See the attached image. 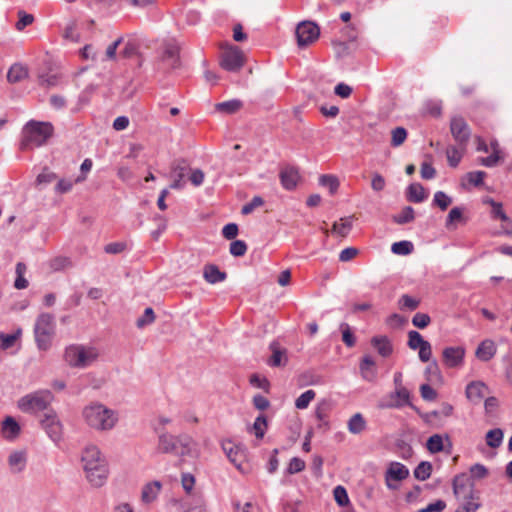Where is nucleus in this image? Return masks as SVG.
<instances>
[{
	"label": "nucleus",
	"mask_w": 512,
	"mask_h": 512,
	"mask_svg": "<svg viewBox=\"0 0 512 512\" xmlns=\"http://www.w3.org/2000/svg\"><path fill=\"white\" fill-rule=\"evenodd\" d=\"M83 423L92 431L109 432L119 422V414L99 401H92L85 405L81 411Z\"/></svg>",
	"instance_id": "f257e3e1"
},
{
	"label": "nucleus",
	"mask_w": 512,
	"mask_h": 512,
	"mask_svg": "<svg viewBox=\"0 0 512 512\" xmlns=\"http://www.w3.org/2000/svg\"><path fill=\"white\" fill-rule=\"evenodd\" d=\"M81 461L89 483L102 487L108 477V466L98 447L87 446L82 452Z\"/></svg>",
	"instance_id": "f03ea898"
},
{
	"label": "nucleus",
	"mask_w": 512,
	"mask_h": 512,
	"mask_svg": "<svg viewBox=\"0 0 512 512\" xmlns=\"http://www.w3.org/2000/svg\"><path fill=\"white\" fill-rule=\"evenodd\" d=\"M23 148L40 147L44 145L53 134V126L50 122L30 120L22 131Z\"/></svg>",
	"instance_id": "7ed1b4c3"
},
{
	"label": "nucleus",
	"mask_w": 512,
	"mask_h": 512,
	"mask_svg": "<svg viewBox=\"0 0 512 512\" xmlns=\"http://www.w3.org/2000/svg\"><path fill=\"white\" fill-rule=\"evenodd\" d=\"M64 357L69 366L83 369L98 359L99 351L94 346L74 344L66 348Z\"/></svg>",
	"instance_id": "20e7f679"
},
{
	"label": "nucleus",
	"mask_w": 512,
	"mask_h": 512,
	"mask_svg": "<svg viewBox=\"0 0 512 512\" xmlns=\"http://www.w3.org/2000/svg\"><path fill=\"white\" fill-rule=\"evenodd\" d=\"M53 398L50 390H37L21 397L17 406L24 413L35 414L45 410L53 401Z\"/></svg>",
	"instance_id": "39448f33"
},
{
	"label": "nucleus",
	"mask_w": 512,
	"mask_h": 512,
	"mask_svg": "<svg viewBox=\"0 0 512 512\" xmlns=\"http://www.w3.org/2000/svg\"><path fill=\"white\" fill-rule=\"evenodd\" d=\"M55 319L49 313L40 314L34 325V334L37 346L40 350H47L55 333Z\"/></svg>",
	"instance_id": "423d86ee"
},
{
	"label": "nucleus",
	"mask_w": 512,
	"mask_h": 512,
	"mask_svg": "<svg viewBox=\"0 0 512 512\" xmlns=\"http://www.w3.org/2000/svg\"><path fill=\"white\" fill-rule=\"evenodd\" d=\"M297 45L300 48L314 43L320 36L319 26L312 21H302L296 27Z\"/></svg>",
	"instance_id": "0eeeda50"
},
{
	"label": "nucleus",
	"mask_w": 512,
	"mask_h": 512,
	"mask_svg": "<svg viewBox=\"0 0 512 512\" xmlns=\"http://www.w3.org/2000/svg\"><path fill=\"white\" fill-rule=\"evenodd\" d=\"M245 62L243 52L236 46L225 49L221 54L220 65L229 72L239 71Z\"/></svg>",
	"instance_id": "6e6552de"
},
{
	"label": "nucleus",
	"mask_w": 512,
	"mask_h": 512,
	"mask_svg": "<svg viewBox=\"0 0 512 512\" xmlns=\"http://www.w3.org/2000/svg\"><path fill=\"white\" fill-rule=\"evenodd\" d=\"M172 454L180 457H197L199 455L198 443L189 434H179L176 436V450Z\"/></svg>",
	"instance_id": "1a4fd4ad"
},
{
	"label": "nucleus",
	"mask_w": 512,
	"mask_h": 512,
	"mask_svg": "<svg viewBox=\"0 0 512 512\" xmlns=\"http://www.w3.org/2000/svg\"><path fill=\"white\" fill-rule=\"evenodd\" d=\"M222 449L227 458L236 468L240 469L243 461L246 458V449L240 444L232 440H224L221 443Z\"/></svg>",
	"instance_id": "9d476101"
},
{
	"label": "nucleus",
	"mask_w": 512,
	"mask_h": 512,
	"mask_svg": "<svg viewBox=\"0 0 512 512\" xmlns=\"http://www.w3.org/2000/svg\"><path fill=\"white\" fill-rule=\"evenodd\" d=\"M410 404L409 390L407 388H398L383 398L379 406L381 408H401Z\"/></svg>",
	"instance_id": "9b49d317"
},
{
	"label": "nucleus",
	"mask_w": 512,
	"mask_h": 512,
	"mask_svg": "<svg viewBox=\"0 0 512 512\" xmlns=\"http://www.w3.org/2000/svg\"><path fill=\"white\" fill-rule=\"evenodd\" d=\"M453 494L457 500L472 497L474 492V484L470 477L465 474L456 475L452 482Z\"/></svg>",
	"instance_id": "f8f14e48"
},
{
	"label": "nucleus",
	"mask_w": 512,
	"mask_h": 512,
	"mask_svg": "<svg viewBox=\"0 0 512 512\" xmlns=\"http://www.w3.org/2000/svg\"><path fill=\"white\" fill-rule=\"evenodd\" d=\"M41 426L53 442L57 443L61 440L62 424L55 412L50 411L46 413L41 420Z\"/></svg>",
	"instance_id": "ddd939ff"
},
{
	"label": "nucleus",
	"mask_w": 512,
	"mask_h": 512,
	"mask_svg": "<svg viewBox=\"0 0 512 512\" xmlns=\"http://www.w3.org/2000/svg\"><path fill=\"white\" fill-rule=\"evenodd\" d=\"M450 131L457 144L467 145L471 136V130L462 117L454 116L451 118Z\"/></svg>",
	"instance_id": "4468645a"
},
{
	"label": "nucleus",
	"mask_w": 512,
	"mask_h": 512,
	"mask_svg": "<svg viewBox=\"0 0 512 512\" xmlns=\"http://www.w3.org/2000/svg\"><path fill=\"white\" fill-rule=\"evenodd\" d=\"M409 476V469L400 462H391L385 473V482L386 486L389 489H396L397 486L394 485L393 481H402Z\"/></svg>",
	"instance_id": "2eb2a0df"
},
{
	"label": "nucleus",
	"mask_w": 512,
	"mask_h": 512,
	"mask_svg": "<svg viewBox=\"0 0 512 512\" xmlns=\"http://www.w3.org/2000/svg\"><path fill=\"white\" fill-rule=\"evenodd\" d=\"M188 172V165L184 160H176L171 165L170 178L173 180L170 189H181L185 185V177Z\"/></svg>",
	"instance_id": "dca6fc26"
},
{
	"label": "nucleus",
	"mask_w": 512,
	"mask_h": 512,
	"mask_svg": "<svg viewBox=\"0 0 512 512\" xmlns=\"http://www.w3.org/2000/svg\"><path fill=\"white\" fill-rule=\"evenodd\" d=\"M443 362L449 368L462 366L464 362L465 349L462 346H450L443 350Z\"/></svg>",
	"instance_id": "f3484780"
},
{
	"label": "nucleus",
	"mask_w": 512,
	"mask_h": 512,
	"mask_svg": "<svg viewBox=\"0 0 512 512\" xmlns=\"http://www.w3.org/2000/svg\"><path fill=\"white\" fill-rule=\"evenodd\" d=\"M154 431L158 434L157 451L164 454H172L176 450V436L165 429L154 427Z\"/></svg>",
	"instance_id": "a211bd4d"
},
{
	"label": "nucleus",
	"mask_w": 512,
	"mask_h": 512,
	"mask_svg": "<svg viewBox=\"0 0 512 512\" xmlns=\"http://www.w3.org/2000/svg\"><path fill=\"white\" fill-rule=\"evenodd\" d=\"M162 490V483L158 480H154L146 483L141 490V501L148 505L153 503L159 496Z\"/></svg>",
	"instance_id": "6ab92c4d"
},
{
	"label": "nucleus",
	"mask_w": 512,
	"mask_h": 512,
	"mask_svg": "<svg viewBox=\"0 0 512 512\" xmlns=\"http://www.w3.org/2000/svg\"><path fill=\"white\" fill-rule=\"evenodd\" d=\"M8 465L12 473H21L27 465V453L25 450H16L10 453Z\"/></svg>",
	"instance_id": "aec40b11"
},
{
	"label": "nucleus",
	"mask_w": 512,
	"mask_h": 512,
	"mask_svg": "<svg viewBox=\"0 0 512 512\" xmlns=\"http://www.w3.org/2000/svg\"><path fill=\"white\" fill-rule=\"evenodd\" d=\"M269 347L272 355L268 360V365L271 367H280L286 365L288 361L286 350L282 349L279 343L276 341H273Z\"/></svg>",
	"instance_id": "412c9836"
},
{
	"label": "nucleus",
	"mask_w": 512,
	"mask_h": 512,
	"mask_svg": "<svg viewBox=\"0 0 512 512\" xmlns=\"http://www.w3.org/2000/svg\"><path fill=\"white\" fill-rule=\"evenodd\" d=\"M360 373L364 380L368 382L375 381L377 377V370L375 368V361L370 355H365L360 363Z\"/></svg>",
	"instance_id": "4be33fe9"
},
{
	"label": "nucleus",
	"mask_w": 512,
	"mask_h": 512,
	"mask_svg": "<svg viewBox=\"0 0 512 512\" xmlns=\"http://www.w3.org/2000/svg\"><path fill=\"white\" fill-rule=\"evenodd\" d=\"M227 277L225 272L220 271V269L214 264H207L203 269V278L209 284H217L223 282Z\"/></svg>",
	"instance_id": "5701e85b"
},
{
	"label": "nucleus",
	"mask_w": 512,
	"mask_h": 512,
	"mask_svg": "<svg viewBox=\"0 0 512 512\" xmlns=\"http://www.w3.org/2000/svg\"><path fill=\"white\" fill-rule=\"evenodd\" d=\"M280 180L285 189L292 190L298 183L299 173L294 167H286L280 172Z\"/></svg>",
	"instance_id": "b1692460"
},
{
	"label": "nucleus",
	"mask_w": 512,
	"mask_h": 512,
	"mask_svg": "<svg viewBox=\"0 0 512 512\" xmlns=\"http://www.w3.org/2000/svg\"><path fill=\"white\" fill-rule=\"evenodd\" d=\"M161 61L167 68H176L179 63V49L175 45H167L162 51Z\"/></svg>",
	"instance_id": "393cba45"
},
{
	"label": "nucleus",
	"mask_w": 512,
	"mask_h": 512,
	"mask_svg": "<svg viewBox=\"0 0 512 512\" xmlns=\"http://www.w3.org/2000/svg\"><path fill=\"white\" fill-rule=\"evenodd\" d=\"M467 145H450L446 149V157L448 160V164L452 168H456L466 151Z\"/></svg>",
	"instance_id": "a878e982"
},
{
	"label": "nucleus",
	"mask_w": 512,
	"mask_h": 512,
	"mask_svg": "<svg viewBox=\"0 0 512 512\" xmlns=\"http://www.w3.org/2000/svg\"><path fill=\"white\" fill-rule=\"evenodd\" d=\"M496 354V346L493 341L485 340L479 344L476 349V357L484 362L489 361Z\"/></svg>",
	"instance_id": "bb28decb"
},
{
	"label": "nucleus",
	"mask_w": 512,
	"mask_h": 512,
	"mask_svg": "<svg viewBox=\"0 0 512 512\" xmlns=\"http://www.w3.org/2000/svg\"><path fill=\"white\" fill-rule=\"evenodd\" d=\"M20 430V425L11 416L6 417L2 423V435L7 440H14L19 435Z\"/></svg>",
	"instance_id": "cd10ccee"
},
{
	"label": "nucleus",
	"mask_w": 512,
	"mask_h": 512,
	"mask_svg": "<svg viewBox=\"0 0 512 512\" xmlns=\"http://www.w3.org/2000/svg\"><path fill=\"white\" fill-rule=\"evenodd\" d=\"M486 389L483 382H471L466 387V396L470 401L477 403L485 396Z\"/></svg>",
	"instance_id": "c85d7f7f"
},
{
	"label": "nucleus",
	"mask_w": 512,
	"mask_h": 512,
	"mask_svg": "<svg viewBox=\"0 0 512 512\" xmlns=\"http://www.w3.org/2000/svg\"><path fill=\"white\" fill-rule=\"evenodd\" d=\"M165 507L167 512H190L194 509L190 501L175 497L169 499Z\"/></svg>",
	"instance_id": "c756f323"
},
{
	"label": "nucleus",
	"mask_w": 512,
	"mask_h": 512,
	"mask_svg": "<svg viewBox=\"0 0 512 512\" xmlns=\"http://www.w3.org/2000/svg\"><path fill=\"white\" fill-rule=\"evenodd\" d=\"M367 422L361 413H355L347 422V429L351 434L357 435L365 431Z\"/></svg>",
	"instance_id": "7c9ffc66"
},
{
	"label": "nucleus",
	"mask_w": 512,
	"mask_h": 512,
	"mask_svg": "<svg viewBox=\"0 0 512 512\" xmlns=\"http://www.w3.org/2000/svg\"><path fill=\"white\" fill-rule=\"evenodd\" d=\"M444 442H447L451 446L449 436H442L440 434H434L427 440L426 447L431 453H438L444 450Z\"/></svg>",
	"instance_id": "2f4dec72"
},
{
	"label": "nucleus",
	"mask_w": 512,
	"mask_h": 512,
	"mask_svg": "<svg viewBox=\"0 0 512 512\" xmlns=\"http://www.w3.org/2000/svg\"><path fill=\"white\" fill-rule=\"evenodd\" d=\"M27 76L28 69L20 63H15L8 70L7 80L9 83H17L27 78Z\"/></svg>",
	"instance_id": "473e14b6"
},
{
	"label": "nucleus",
	"mask_w": 512,
	"mask_h": 512,
	"mask_svg": "<svg viewBox=\"0 0 512 512\" xmlns=\"http://www.w3.org/2000/svg\"><path fill=\"white\" fill-rule=\"evenodd\" d=\"M371 344L375 347L378 353L383 356H389L392 351V345L386 336H375L371 340Z\"/></svg>",
	"instance_id": "72a5a7b5"
},
{
	"label": "nucleus",
	"mask_w": 512,
	"mask_h": 512,
	"mask_svg": "<svg viewBox=\"0 0 512 512\" xmlns=\"http://www.w3.org/2000/svg\"><path fill=\"white\" fill-rule=\"evenodd\" d=\"M407 198L411 202L421 203L427 198V193L421 184L413 183L408 187Z\"/></svg>",
	"instance_id": "f704fd0d"
},
{
	"label": "nucleus",
	"mask_w": 512,
	"mask_h": 512,
	"mask_svg": "<svg viewBox=\"0 0 512 512\" xmlns=\"http://www.w3.org/2000/svg\"><path fill=\"white\" fill-rule=\"evenodd\" d=\"M352 229V218L345 217L335 222L331 232L339 237H346Z\"/></svg>",
	"instance_id": "c9c22d12"
},
{
	"label": "nucleus",
	"mask_w": 512,
	"mask_h": 512,
	"mask_svg": "<svg viewBox=\"0 0 512 512\" xmlns=\"http://www.w3.org/2000/svg\"><path fill=\"white\" fill-rule=\"evenodd\" d=\"M457 501L460 503V506L455 512H476L480 507V503L475 494H473L472 497L462 498Z\"/></svg>",
	"instance_id": "e433bc0d"
},
{
	"label": "nucleus",
	"mask_w": 512,
	"mask_h": 512,
	"mask_svg": "<svg viewBox=\"0 0 512 512\" xmlns=\"http://www.w3.org/2000/svg\"><path fill=\"white\" fill-rule=\"evenodd\" d=\"M85 180H86L85 175H79L75 179L62 178L58 181V183L56 185V188H55L56 192L61 193V194L67 193L73 188L74 184L81 183Z\"/></svg>",
	"instance_id": "4c0bfd02"
},
{
	"label": "nucleus",
	"mask_w": 512,
	"mask_h": 512,
	"mask_svg": "<svg viewBox=\"0 0 512 512\" xmlns=\"http://www.w3.org/2000/svg\"><path fill=\"white\" fill-rule=\"evenodd\" d=\"M242 107V102L238 99H232L217 103L215 109L225 114H233Z\"/></svg>",
	"instance_id": "58836bf2"
},
{
	"label": "nucleus",
	"mask_w": 512,
	"mask_h": 512,
	"mask_svg": "<svg viewBox=\"0 0 512 512\" xmlns=\"http://www.w3.org/2000/svg\"><path fill=\"white\" fill-rule=\"evenodd\" d=\"M503 431L500 428L489 430L486 434L487 445L491 448H498L503 441Z\"/></svg>",
	"instance_id": "ea45409f"
},
{
	"label": "nucleus",
	"mask_w": 512,
	"mask_h": 512,
	"mask_svg": "<svg viewBox=\"0 0 512 512\" xmlns=\"http://www.w3.org/2000/svg\"><path fill=\"white\" fill-rule=\"evenodd\" d=\"M432 472V465L430 462L422 461L417 465V467L414 469V476L416 479L420 481L427 480Z\"/></svg>",
	"instance_id": "a19ab883"
},
{
	"label": "nucleus",
	"mask_w": 512,
	"mask_h": 512,
	"mask_svg": "<svg viewBox=\"0 0 512 512\" xmlns=\"http://www.w3.org/2000/svg\"><path fill=\"white\" fill-rule=\"evenodd\" d=\"M414 218V209L411 206H406L399 214L393 216V221L402 225L412 222Z\"/></svg>",
	"instance_id": "79ce46f5"
},
{
	"label": "nucleus",
	"mask_w": 512,
	"mask_h": 512,
	"mask_svg": "<svg viewBox=\"0 0 512 512\" xmlns=\"http://www.w3.org/2000/svg\"><path fill=\"white\" fill-rule=\"evenodd\" d=\"M20 335L21 330H17L15 333L12 334L0 333V349H10L15 344Z\"/></svg>",
	"instance_id": "37998d69"
},
{
	"label": "nucleus",
	"mask_w": 512,
	"mask_h": 512,
	"mask_svg": "<svg viewBox=\"0 0 512 512\" xmlns=\"http://www.w3.org/2000/svg\"><path fill=\"white\" fill-rule=\"evenodd\" d=\"M333 496H334L335 502L340 507H346L350 503L348 493H347L346 489L341 485H338L333 489Z\"/></svg>",
	"instance_id": "c03bdc74"
},
{
	"label": "nucleus",
	"mask_w": 512,
	"mask_h": 512,
	"mask_svg": "<svg viewBox=\"0 0 512 512\" xmlns=\"http://www.w3.org/2000/svg\"><path fill=\"white\" fill-rule=\"evenodd\" d=\"M413 244L410 241L403 240L395 242L391 246L392 253L396 255H408L413 251Z\"/></svg>",
	"instance_id": "a18cd8bd"
},
{
	"label": "nucleus",
	"mask_w": 512,
	"mask_h": 512,
	"mask_svg": "<svg viewBox=\"0 0 512 512\" xmlns=\"http://www.w3.org/2000/svg\"><path fill=\"white\" fill-rule=\"evenodd\" d=\"M319 184L327 187L331 194H334L339 187V180L334 175H322L319 178Z\"/></svg>",
	"instance_id": "49530a36"
},
{
	"label": "nucleus",
	"mask_w": 512,
	"mask_h": 512,
	"mask_svg": "<svg viewBox=\"0 0 512 512\" xmlns=\"http://www.w3.org/2000/svg\"><path fill=\"white\" fill-rule=\"evenodd\" d=\"M315 391L314 390H306L303 392L296 400H295V406L297 409H306L310 402L315 398Z\"/></svg>",
	"instance_id": "de8ad7c7"
},
{
	"label": "nucleus",
	"mask_w": 512,
	"mask_h": 512,
	"mask_svg": "<svg viewBox=\"0 0 512 512\" xmlns=\"http://www.w3.org/2000/svg\"><path fill=\"white\" fill-rule=\"evenodd\" d=\"M398 304H399V308L401 310L413 311L419 306L420 301L416 298H413V297L407 295V294H404L400 297Z\"/></svg>",
	"instance_id": "09e8293b"
},
{
	"label": "nucleus",
	"mask_w": 512,
	"mask_h": 512,
	"mask_svg": "<svg viewBox=\"0 0 512 512\" xmlns=\"http://www.w3.org/2000/svg\"><path fill=\"white\" fill-rule=\"evenodd\" d=\"M427 341L422 337V335L415 330H411L408 332V347L412 350H417Z\"/></svg>",
	"instance_id": "8fccbe9b"
},
{
	"label": "nucleus",
	"mask_w": 512,
	"mask_h": 512,
	"mask_svg": "<svg viewBox=\"0 0 512 512\" xmlns=\"http://www.w3.org/2000/svg\"><path fill=\"white\" fill-rule=\"evenodd\" d=\"M267 429V419L264 415H259L253 424L254 434L258 439H262Z\"/></svg>",
	"instance_id": "3c124183"
},
{
	"label": "nucleus",
	"mask_w": 512,
	"mask_h": 512,
	"mask_svg": "<svg viewBox=\"0 0 512 512\" xmlns=\"http://www.w3.org/2000/svg\"><path fill=\"white\" fill-rule=\"evenodd\" d=\"M61 82V77L59 74H42L39 77V83L43 87H55L58 86Z\"/></svg>",
	"instance_id": "603ef678"
},
{
	"label": "nucleus",
	"mask_w": 512,
	"mask_h": 512,
	"mask_svg": "<svg viewBox=\"0 0 512 512\" xmlns=\"http://www.w3.org/2000/svg\"><path fill=\"white\" fill-rule=\"evenodd\" d=\"M433 203L444 211L452 203V198L443 191H437L434 194Z\"/></svg>",
	"instance_id": "864d4df0"
},
{
	"label": "nucleus",
	"mask_w": 512,
	"mask_h": 512,
	"mask_svg": "<svg viewBox=\"0 0 512 512\" xmlns=\"http://www.w3.org/2000/svg\"><path fill=\"white\" fill-rule=\"evenodd\" d=\"M392 139H391V145L393 147H398L404 143V141L407 138V131L403 127H397L392 130Z\"/></svg>",
	"instance_id": "5fc2aeb1"
},
{
	"label": "nucleus",
	"mask_w": 512,
	"mask_h": 512,
	"mask_svg": "<svg viewBox=\"0 0 512 512\" xmlns=\"http://www.w3.org/2000/svg\"><path fill=\"white\" fill-rule=\"evenodd\" d=\"M470 478L474 480L484 479L488 476V469L480 463L472 465L469 469Z\"/></svg>",
	"instance_id": "6e6d98bb"
},
{
	"label": "nucleus",
	"mask_w": 512,
	"mask_h": 512,
	"mask_svg": "<svg viewBox=\"0 0 512 512\" xmlns=\"http://www.w3.org/2000/svg\"><path fill=\"white\" fill-rule=\"evenodd\" d=\"M340 330L342 332V340L345 345L347 347H353L355 345V337L350 326L347 323H341Z\"/></svg>",
	"instance_id": "4d7b16f0"
},
{
	"label": "nucleus",
	"mask_w": 512,
	"mask_h": 512,
	"mask_svg": "<svg viewBox=\"0 0 512 512\" xmlns=\"http://www.w3.org/2000/svg\"><path fill=\"white\" fill-rule=\"evenodd\" d=\"M485 176L486 173L484 171H472L466 174L465 179L467 180L469 185L480 186L481 184H483Z\"/></svg>",
	"instance_id": "13d9d810"
},
{
	"label": "nucleus",
	"mask_w": 512,
	"mask_h": 512,
	"mask_svg": "<svg viewBox=\"0 0 512 512\" xmlns=\"http://www.w3.org/2000/svg\"><path fill=\"white\" fill-rule=\"evenodd\" d=\"M155 320V314L151 307H147L143 315L137 319L136 325L138 328H143L146 325L153 323Z\"/></svg>",
	"instance_id": "bf43d9fd"
},
{
	"label": "nucleus",
	"mask_w": 512,
	"mask_h": 512,
	"mask_svg": "<svg viewBox=\"0 0 512 512\" xmlns=\"http://www.w3.org/2000/svg\"><path fill=\"white\" fill-rule=\"evenodd\" d=\"M229 251L231 255L235 257H241L245 255L247 251V245L243 240H235L230 244Z\"/></svg>",
	"instance_id": "052dcab7"
},
{
	"label": "nucleus",
	"mask_w": 512,
	"mask_h": 512,
	"mask_svg": "<svg viewBox=\"0 0 512 512\" xmlns=\"http://www.w3.org/2000/svg\"><path fill=\"white\" fill-rule=\"evenodd\" d=\"M181 485L185 493L191 495L195 485V477L190 473H182Z\"/></svg>",
	"instance_id": "680f3d73"
},
{
	"label": "nucleus",
	"mask_w": 512,
	"mask_h": 512,
	"mask_svg": "<svg viewBox=\"0 0 512 512\" xmlns=\"http://www.w3.org/2000/svg\"><path fill=\"white\" fill-rule=\"evenodd\" d=\"M264 204V200L260 196H254L252 200L245 205H243L241 209V213L244 215H248L252 213L257 207H260Z\"/></svg>",
	"instance_id": "e2e57ef3"
},
{
	"label": "nucleus",
	"mask_w": 512,
	"mask_h": 512,
	"mask_svg": "<svg viewBox=\"0 0 512 512\" xmlns=\"http://www.w3.org/2000/svg\"><path fill=\"white\" fill-rule=\"evenodd\" d=\"M491 217L493 219H499L503 222H509L512 223L510 218L507 216V214L503 210V205L500 202H497L494 206L491 207Z\"/></svg>",
	"instance_id": "0e129e2a"
},
{
	"label": "nucleus",
	"mask_w": 512,
	"mask_h": 512,
	"mask_svg": "<svg viewBox=\"0 0 512 512\" xmlns=\"http://www.w3.org/2000/svg\"><path fill=\"white\" fill-rule=\"evenodd\" d=\"M305 461L298 458V457H293L290 462H289V465L287 467V473L288 474H296V473H299L301 471H303L305 469Z\"/></svg>",
	"instance_id": "69168bd1"
},
{
	"label": "nucleus",
	"mask_w": 512,
	"mask_h": 512,
	"mask_svg": "<svg viewBox=\"0 0 512 512\" xmlns=\"http://www.w3.org/2000/svg\"><path fill=\"white\" fill-rule=\"evenodd\" d=\"M431 322V318L425 313H416L412 318V324L420 329L426 328Z\"/></svg>",
	"instance_id": "338daca9"
},
{
	"label": "nucleus",
	"mask_w": 512,
	"mask_h": 512,
	"mask_svg": "<svg viewBox=\"0 0 512 512\" xmlns=\"http://www.w3.org/2000/svg\"><path fill=\"white\" fill-rule=\"evenodd\" d=\"M56 179V174L48 169H44L36 178L38 185L51 183Z\"/></svg>",
	"instance_id": "774afa93"
}]
</instances>
